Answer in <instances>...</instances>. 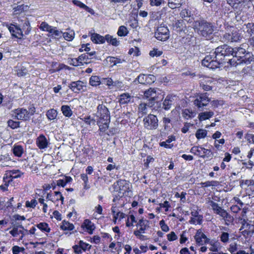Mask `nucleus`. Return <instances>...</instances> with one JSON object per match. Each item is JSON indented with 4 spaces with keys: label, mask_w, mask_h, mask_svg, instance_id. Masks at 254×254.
I'll return each instance as SVG.
<instances>
[{
    "label": "nucleus",
    "mask_w": 254,
    "mask_h": 254,
    "mask_svg": "<svg viewBox=\"0 0 254 254\" xmlns=\"http://www.w3.org/2000/svg\"><path fill=\"white\" fill-rule=\"evenodd\" d=\"M96 116L97 125L99 127V134L102 136L109 128L111 122L110 113L105 105L103 104H99L97 108Z\"/></svg>",
    "instance_id": "nucleus-1"
},
{
    "label": "nucleus",
    "mask_w": 254,
    "mask_h": 254,
    "mask_svg": "<svg viewBox=\"0 0 254 254\" xmlns=\"http://www.w3.org/2000/svg\"><path fill=\"white\" fill-rule=\"evenodd\" d=\"M194 27L200 35L207 39H210L212 37L215 26L213 23L201 18L194 21Z\"/></svg>",
    "instance_id": "nucleus-2"
},
{
    "label": "nucleus",
    "mask_w": 254,
    "mask_h": 254,
    "mask_svg": "<svg viewBox=\"0 0 254 254\" xmlns=\"http://www.w3.org/2000/svg\"><path fill=\"white\" fill-rule=\"evenodd\" d=\"M233 53V48L226 44L218 46L214 52V54L216 55V59L219 60L222 64L227 62V59L225 58L232 56Z\"/></svg>",
    "instance_id": "nucleus-3"
},
{
    "label": "nucleus",
    "mask_w": 254,
    "mask_h": 254,
    "mask_svg": "<svg viewBox=\"0 0 254 254\" xmlns=\"http://www.w3.org/2000/svg\"><path fill=\"white\" fill-rule=\"evenodd\" d=\"M246 52V49L241 47L233 48V53L232 56L237 59L235 62L236 64L250 63L253 61V58L251 56L247 57L250 53Z\"/></svg>",
    "instance_id": "nucleus-4"
},
{
    "label": "nucleus",
    "mask_w": 254,
    "mask_h": 254,
    "mask_svg": "<svg viewBox=\"0 0 254 254\" xmlns=\"http://www.w3.org/2000/svg\"><path fill=\"white\" fill-rule=\"evenodd\" d=\"M193 103L199 111H202L210 102V98L207 92L197 93Z\"/></svg>",
    "instance_id": "nucleus-5"
},
{
    "label": "nucleus",
    "mask_w": 254,
    "mask_h": 254,
    "mask_svg": "<svg viewBox=\"0 0 254 254\" xmlns=\"http://www.w3.org/2000/svg\"><path fill=\"white\" fill-rule=\"evenodd\" d=\"M223 40L226 42H236L242 39V36L239 33V30L237 28L232 26L227 30L222 37Z\"/></svg>",
    "instance_id": "nucleus-6"
},
{
    "label": "nucleus",
    "mask_w": 254,
    "mask_h": 254,
    "mask_svg": "<svg viewBox=\"0 0 254 254\" xmlns=\"http://www.w3.org/2000/svg\"><path fill=\"white\" fill-rule=\"evenodd\" d=\"M96 228L95 225L94 223L88 219H85L81 223L80 226L77 228V230L70 232V234L75 233L77 232L80 234L87 233L89 235H92Z\"/></svg>",
    "instance_id": "nucleus-7"
},
{
    "label": "nucleus",
    "mask_w": 254,
    "mask_h": 254,
    "mask_svg": "<svg viewBox=\"0 0 254 254\" xmlns=\"http://www.w3.org/2000/svg\"><path fill=\"white\" fill-rule=\"evenodd\" d=\"M137 229L134 230L133 234L137 238H141L143 237L142 234H144L145 231L150 227V221L143 218L139 219L135 224Z\"/></svg>",
    "instance_id": "nucleus-8"
},
{
    "label": "nucleus",
    "mask_w": 254,
    "mask_h": 254,
    "mask_svg": "<svg viewBox=\"0 0 254 254\" xmlns=\"http://www.w3.org/2000/svg\"><path fill=\"white\" fill-rule=\"evenodd\" d=\"M201 64L210 69H215L219 67L222 64L219 60L216 59V55L213 54V55H208L206 56L202 60Z\"/></svg>",
    "instance_id": "nucleus-9"
},
{
    "label": "nucleus",
    "mask_w": 254,
    "mask_h": 254,
    "mask_svg": "<svg viewBox=\"0 0 254 254\" xmlns=\"http://www.w3.org/2000/svg\"><path fill=\"white\" fill-rule=\"evenodd\" d=\"M144 127L147 130H154L158 127V120L156 116L150 114L143 120Z\"/></svg>",
    "instance_id": "nucleus-10"
},
{
    "label": "nucleus",
    "mask_w": 254,
    "mask_h": 254,
    "mask_svg": "<svg viewBox=\"0 0 254 254\" xmlns=\"http://www.w3.org/2000/svg\"><path fill=\"white\" fill-rule=\"evenodd\" d=\"M115 189L122 195H128L127 193L131 192L129 182L126 180L120 179L114 183Z\"/></svg>",
    "instance_id": "nucleus-11"
},
{
    "label": "nucleus",
    "mask_w": 254,
    "mask_h": 254,
    "mask_svg": "<svg viewBox=\"0 0 254 254\" xmlns=\"http://www.w3.org/2000/svg\"><path fill=\"white\" fill-rule=\"evenodd\" d=\"M155 37L159 41H166L170 37V31L167 26L160 24L154 33Z\"/></svg>",
    "instance_id": "nucleus-12"
},
{
    "label": "nucleus",
    "mask_w": 254,
    "mask_h": 254,
    "mask_svg": "<svg viewBox=\"0 0 254 254\" xmlns=\"http://www.w3.org/2000/svg\"><path fill=\"white\" fill-rule=\"evenodd\" d=\"M16 174V170H13L12 171H7L4 175L3 178V184L0 186V189L3 191L7 190L8 186L10 184L12 185V180L16 178V176L13 175Z\"/></svg>",
    "instance_id": "nucleus-13"
},
{
    "label": "nucleus",
    "mask_w": 254,
    "mask_h": 254,
    "mask_svg": "<svg viewBox=\"0 0 254 254\" xmlns=\"http://www.w3.org/2000/svg\"><path fill=\"white\" fill-rule=\"evenodd\" d=\"M91 247L89 244L80 240L72 247V249L75 254H82L84 252L90 251Z\"/></svg>",
    "instance_id": "nucleus-14"
},
{
    "label": "nucleus",
    "mask_w": 254,
    "mask_h": 254,
    "mask_svg": "<svg viewBox=\"0 0 254 254\" xmlns=\"http://www.w3.org/2000/svg\"><path fill=\"white\" fill-rule=\"evenodd\" d=\"M209 238H208L202 232V230L201 229L197 230L194 236V239L196 245L198 246L207 244V243L209 241Z\"/></svg>",
    "instance_id": "nucleus-15"
},
{
    "label": "nucleus",
    "mask_w": 254,
    "mask_h": 254,
    "mask_svg": "<svg viewBox=\"0 0 254 254\" xmlns=\"http://www.w3.org/2000/svg\"><path fill=\"white\" fill-rule=\"evenodd\" d=\"M31 29L30 24L28 20H25L22 26L17 25V39H21L24 35H28Z\"/></svg>",
    "instance_id": "nucleus-16"
},
{
    "label": "nucleus",
    "mask_w": 254,
    "mask_h": 254,
    "mask_svg": "<svg viewBox=\"0 0 254 254\" xmlns=\"http://www.w3.org/2000/svg\"><path fill=\"white\" fill-rule=\"evenodd\" d=\"M144 96L149 100V104L151 106L154 105L155 102H158L159 94L157 92L156 89L150 88L144 92Z\"/></svg>",
    "instance_id": "nucleus-17"
},
{
    "label": "nucleus",
    "mask_w": 254,
    "mask_h": 254,
    "mask_svg": "<svg viewBox=\"0 0 254 254\" xmlns=\"http://www.w3.org/2000/svg\"><path fill=\"white\" fill-rule=\"evenodd\" d=\"M46 199L50 200L54 203L61 201V204H64V197L62 193L59 191H55L54 192L51 191L47 194Z\"/></svg>",
    "instance_id": "nucleus-18"
},
{
    "label": "nucleus",
    "mask_w": 254,
    "mask_h": 254,
    "mask_svg": "<svg viewBox=\"0 0 254 254\" xmlns=\"http://www.w3.org/2000/svg\"><path fill=\"white\" fill-rule=\"evenodd\" d=\"M213 82L214 79L213 78L206 76L203 78L202 81L200 83V86L203 90L208 91L212 90V83Z\"/></svg>",
    "instance_id": "nucleus-19"
},
{
    "label": "nucleus",
    "mask_w": 254,
    "mask_h": 254,
    "mask_svg": "<svg viewBox=\"0 0 254 254\" xmlns=\"http://www.w3.org/2000/svg\"><path fill=\"white\" fill-rule=\"evenodd\" d=\"M192 217L189 220V223L193 225H201L203 222V216L199 214L197 211H192L191 212Z\"/></svg>",
    "instance_id": "nucleus-20"
},
{
    "label": "nucleus",
    "mask_w": 254,
    "mask_h": 254,
    "mask_svg": "<svg viewBox=\"0 0 254 254\" xmlns=\"http://www.w3.org/2000/svg\"><path fill=\"white\" fill-rule=\"evenodd\" d=\"M181 17L188 22L191 23L194 19L193 15L188 8H183L180 13Z\"/></svg>",
    "instance_id": "nucleus-21"
},
{
    "label": "nucleus",
    "mask_w": 254,
    "mask_h": 254,
    "mask_svg": "<svg viewBox=\"0 0 254 254\" xmlns=\"http://www.w3.org/2000/svg\"><path fill=\"white\" fill-rule=\"evenodd\" d=\"M48 143L47 138L43 134H40L36 140V145L40 149L46 148L48 147Z\"/></svg>",
    "instance_id": "nucleus-22"
},
{
    "label": "nucleus",
    "mask_w": 254,
    "mask_h": 254,
    "mask_svg": "<svg viewBox=\"0 0 254 254\" xmlns=\"http://www.w3.org/2000/svg\"><path fill=\"white\" fill-rule=\"evenodd\" d=\"M240 10H238L237 15L241 14L242 12H246L250 8L254 7L252 0H241Z\"/></svg>",
    "instance_id": "nucleus-23"
},
{
    "label": "nucleus",
    "mask_w": 254,
    "mask_h": 254,
    "mask_svg": "<svg viewBox=\"0 0 254 254\" xmlns=\"http://www.w3.org/2000/svg\"><path fill=\"white\" fill-rule=\"evenodd\" d=\"M209 203V205L211 206L212 210L215 214L221 216L226 213V210L220 206L216 202L212 200H210Z\"/></svg>",
    "instance_id": "nucleus-24"
},
{
    "label": "nucleus",
    "mask_w": 254,
    "mask_h": 254,
    "mask_svg": "<svg viewBox=\"0 0 254 254\" xmlns=\"http://www.w3.org/2000/svg\"><path fill=\"white\" fill-rule=\"evenodd\" d=\"M30 119L28 111L26 109L23 108L17 109V120L29 121Z\"/></svg>",
    "instance_id": "nucleus-25"
},
{
    "label": "nucleus",
    "mask_w": 254,
    "mask_h": 254,
    "mask_svg": "<svg viewBox=\"0 0 254 254\" xmlns=\"http://www.w3.org/2000/svg\"><path fill=\"white\" fill-rule=\"evenodd\" d=\"M182 115L185 120H189L196 116V112L192 110L191 108H187L182 110Z\"/></svg>",
    "instance_id": "nucleus-26"
},
{
    "label": "nucleus",
    "mask_w": 254,
    "mask_h": 254,
    "mask_svg": "<svg viewBox=\"0 0 254 254\" xmlns=\"http://www.w3.org/2000/svg\"><path fill=\"white\" fill-rule=\"evenodd\" d=\"M176 96L172 94H169L166 96L163 103V108L164 109L168 110L171 108L174 100V98Z\"/></svg>",
    "instance_id": "nucleus-27"
},
{
    "label": "nucleus",
    "mask_w": 254,
    "mask_h": 254,
    "mask_svg": "<svg viewBox=\"0 0 254 254\" xmlns=\"http://www.w3.org/2000/svg\"><path fill=\"white\" fill-rule=\"evenodd\" d=\"M117 207L116 206H112L111 208V211L113 216V222L114 224L117 223V221L118 219L121 220V219L125 218L126 214L122 212L116 211Z\"/></svg>",
    "instance_id": "nucleus-28"
},
{
    "label": "nucleus",
    "mask_w": 254,
    "mask_h": 254,
    "mask_svg": "<svg viewBox=\"0 0 254 254\" xmlns=\"http://www.w3.org/2000/svg\"><path fill=\"white\" fill-rule=\"evenodd\" d=\"M68 87L74 93H79L83 88L82 81L80 80L71 82Z\"/></svg>",
    "instance_id": "nucleus-29"
},
{
    "label": "nucleus",
    "mask_w": 254,
    "mask_h": 254,
    "mask_svg": "<svg viewBox=\"0 0 254 254\" xmlns=\"http://www.w3.org/2000/svg\"><path fill=\"white\" fill-rule=\"evenodd\" d=\"M227 3L229 4L235 12V14H238V10H240L241 0H226Z\"/></svg>",
    "instance_id": "nucleus-30"
},
{
    "label": "nucleus",
    "mask_w": 254,
    "mask_h": 254,
    "mask_svg": "<svg viewBox=\"0 0 254 254\" xmlns=\"http://www.w3.org/2000/svg\"><path fill=\"white\" fill-rule=\"evenodd\" d=\"M105 36L104 37L98 33H92L91 35V40L96 44H102L105 43Z\"/></svg>",
    "instance_id": "nucleus-31"
},
{
    "label": "nucleus",
    "mask_w": 254,
    "mask_h": 254,
    "mask_svg": "<svg viewBox=\"0 0 254 254\" xmlns=\"http://www.w3.org/2000/svg\"><path fill=\"white\" fill-rule=\"evenodd\" d=\"M207 244H209L210 247L209 250L212 252H218L219 250L221 249L220 243L217 240H212L209 239Z\"/></svg>",
    "instance_id": "nucleus-32"
},
{
    "label": "nucleus",
    "mask_w": 254,
    "mask_h": 254,
    "mask_svg": "<svg viewBox=\"0 0 254 254\" xmlns=\"http://www.w3.org/2000/svg\"><path fill=\"white\" fill-rule=\"evenodd\" d=\"M75 227L74 225L68 221L64 220L62 222L60 226V229L64 231H73Z\"/></svg>",
    "instance_id": "nucleus-33"
},
{
    "label": "nucleus",
    "mask_w": 254,
    "mask_h": 254,
    "mask_svg": "<svg viewBox=\"0 0 254 254\" xmlns=\"http://www.w3.org/2000/svg\"><path fill=\"white\" fill-rule=\"evenodd\" d=\"M80 66L92 63V58L89 57L86 53H84L78 56Z\"/></svg>",
    "instance_id": "nucleus-34"
},
{
    "label": "nucleus",
    "mask_w": 254,
    "mask_h": 254,
    "mask_svg": "<svg viewBox=\"0 0 254 254\" xmlns=\"http://www.w3.org/2000/svg\"><path fill=\"white\" fill-rule=\"evenodd\" d=\"M131 100V96L128 93H124L120 95L119 102L121 105L128 103Z\"/></svg>",
    "instance_id": "nucleus-35"
},
{
    "label": "nucleus",
    "mask_w": 254,
    "mask_h": 254,
    "mask_svg": "<svg viewBox=\"0 0 254 254\" xmlns=\"http://www.w3.org/2000/svg\"><path fill=\"white\" fill-rule=\"evenodd\" d=\"M185 1V0H168V6L171 9L179 8Z\"/></svg>",
    "instance_id": "nucleus-36"
},
{
    "label": "nucleus",
    "mask_w": 254,
    "mask_h": 254,
    "mask_svg": "<svg viewBox=\"0 0 254 254\" xmlns=\"http://www.w3.org/2000/svg\"><path fill=\"white\" fill-rule=\"evenodd\" d=\"M176 137L174 135H172L168 137V139L165 141H162L160 142L159 145L161 147H164L165 148H171L173 146V144H169L173 141H175Z\"/></svg>",
    "instance_id": "nucleus-37"
},
{
    "label": "nucleus",
    "mask_w": 254,
    "mask_h": 254,
    "mask_svg": "<svg viewBox=\"0 0 254 254\" xmlns=\"http://www.w3.org/2000/svg\"><path fill=\"white\" fill-rule=\"evenodd\" d=\"M190 152L193 154L195 156H197L200 158L203 157V147L200 146H194L192 147L190 150Z\"/></svg>",
    "instance_id": "nucleus-38"
},
{
    "label": "nucleus",
    "mask_w": 254,
    "mask_h": 254,
    "mask_svg": "<svg viewBox=\"0 0 254 254\" xmlns=\"http://www.w3.org/2000/svg\"><path fill=\"white\" fill-rule=\"evenodd\" d=\"M214 115L213 111L201 112L198 114V119L200 121H203L209 120Z\"/></svg>",
    "instance_id": "nucleus-39"
},
{
    "label": "nucleus",
    "mask_w": 254,
    "mask_h": 254,
    "mask_svg": "<svg viewBox=\"0 0 254 254\" xmlns=\"http://www.w3.org/2000/svg\"><path fill=\"white\" fill-rule=\"evenodd\" d=\"M89 84L93 87L99 86L101 83L100 76L97 75H92L89 78Z\"/></svg>",
    "instance_id": "nucleus-40"
},
{
    "label": "nucleus",
    "mask_w": 254,
    "mask_h": 254,
    "mask_svg": "<svg viewBox=\"0 0 254 254\" xmlns=\"http://www.w3.org/2000/svg\"><path fill=\"white\" fill-rule=\"evenodd\" d=\"M107 42L112 46L117 47L119 45V42L118 41L116 38H114L110 34H107L105 35V42Z\"/></svg>",
    "instance_id": "nucleus-41"
},
{
    "label": "nucleus",
    "mask_w": 254,
    "mask_h": 254,
    "mask_svg": "<svg viewBox=\"0 0 254 254\" xmlns=\"http://www.w3.org/2000/svg\"><path fill=\"white\" fill-rule=\"evenodd\" d=\"M46 117L49 121L55 120L58 115V112L55 109H50L46 112Z\"/></svg>",
    "instance_id": "nucleus-42"
},
{
    "label": "nucleus",
    "mask_w": 254,
    "mask_h": 254,
    "mask_svg": "<svg viewBox=\"0 0 254 254\" xmlns=\"http://www.w3.org/2000/svg\"><path fill=\"white\" fill-rule=\"evenodd\" d=\"M36 226L43 232L49 233L51 231V228L46 222H40Z\"/></svg>",
    "instance_id": "nucleus-43"
},
{
    "label": "nucleus",
    "mask_w": 254,
    "mask_h": 254,
    "mask_svg": "<svg viewBox=\"0 0 254 254\" xmlns=\"http://www.w3.org/2000/svg\"><path fill=\"white\" fill-rule=\"evenodd\" d=\"M61 111L65 117L70 118L72 115V111L68 105H63L61 107Z\"/></svg>",
    "instance_id": "nucleus-44"
},
{
    "label": "nucleus",
    "mask_w": 254,
    "mask_h": 254,
    "mask_svg": "<svg viewBox=\"0 0 254 254\" xmlns=\"http://www.w3.org/2000/svg\"><path fill=\"white\" fill-rule=\"evenodd\" d=\"M106 60L111 67L122 63L121 59L111 56L108 57Z\"/></svg>",
    "instance_id": "nucleus-45"
},
{
    "label": "nucleus",
    "mask_w": 254,
    "mask_h": 254,
    "mask_svg": "<svg viewBox=\"0 0 254 254\" xmlns=\"http://www.w3.org/2000/svg\"><path fill=\"white\" fill-rule=\"evenodd\" d=\"M207 131L204 129L198 128L195 132V137L198 139L204 138L206 137Z\"/></svg>",
    "instance_id": "nucleus-46"
},
{
    "label": "nucleus",
    "mask_w": 254,
    "mask_h": 254,
    "mask_svg": "<svg viewBox=\"0 0 254 254\" xmlns=\"http://www.w3.org/2000/svg\"><path fill=\"white\" fill-rule=\"evenodd\" d=\"M225 140L221 138L219 140H214V147L216 151H221L223 148L222 146L224 144Z\"/></svg>",
    "instance_id": "nucleus-47"
},
{
    "label": "nucleus",
    "mask_w": 254,
    "mask_h": 254,
    "mask_svg": "<svg viewBox=\"0 0 254 254\" xmlns=\"http://www.w3.org/2000/svg\"><path fill=\"white\" fill-rule=\"evenodd\" d=\"M201 187L203 188H206L209 187H217L219 185L217 181H208L205 182H201L200 183Z\"/></svg>",
    "instance_id": "nucleus-48"
},
{
    "label": "nucleus",
    "mask_w": 254,
    "mask_h": 254,
    "mask_svg": "<svg viewBox=\"0 0 254 254\" xmlns=\"http://www.w3.org/2000/svg\"><path fill=\"white\" fill-rule=\"evenodd\" d=\"M49 33L51 34V36L54 37L56 38H59L61 37L62 34V31L58 30L56 27L53 26L51 28Z\"/></svg>",
    "instance_id": "nucleus-49"
},
{
    "label": "nucleus",
    "mask_w": 254,
    "mask_h": 254,
    "mask_svg": "<svg viewBox=\"0 0 254 254\" xmlns=\"http://www.w3.org/2000/svg\"><path fill=\"white\" fill-rule=\"evenodd\" d=\"M80 178L83 182V189L87 190L90 188V185L88 184V177L87 174L82 173L80 174Z\"/></svg>",
    "instance_id": "nucleus-50"
},
{
    "label": "nucleus",
    "mask_w": 254,
    "mask_h": 254,
    "mask_svg": "<svg viewBox=\"0 0 254 254\" xmlns=\"http://www.w3.org/2000/svg\"><path fill=\"white\" fill-rule=\"evenodd\" d=\"M137 222V221L136 220L135 217L133 214L130 215L126 221V226L127 227H130L134 226L133 224Z\"/></svg>",
    "instance_id": "nucleus-51"
},
{
    "label": "nucleus",
    "mask_w": 254,
    "mask_h": 254,
    "mask_svg": "<svg viewBox=\"0 0 254 254\" xmlns=\"http://www.w3.org/2000/svg\"><path fill=\"white\" fill-rule=\"evenodd\" d=\"M147 105L146 103H140L138 108V112L139 114H140L142 116L147 114Z\"/></svg>",
    "instance_id": "nucleus-52"
},
{
    "label": "nucleus",
    "mask_w": 254,
    "mask_h": 254,
    "mask_svg": "<svg viewBox=\"0 0 254 254\" xmlns=\"http://www.w3.org/2000/svg\"><path fill=\"white\" fill-rule=\"evenodd\" d=\"M67 63L73 66H80L79 58H72L68 57L67 59Z\"/></svg>",
    "instance_id": "nucleus-53"
},
{
    "label": "nucleus",
    "mask_w": 254,
    "mask_h": 254,
    "mask_svg": "<svg viewBox=\"0 0 254 254\" xmlns=\"http://www.w3.org/2000/svg\"><path fill=\"white\" fill-rule=\"evenodd\" d=\"M128 33V31L127 28L125 26H121L119 27L117 34L120 37H125L127 36Z\"/></svg>",
    "instance_id": "nucleus-54"
},
{
    "label": "nucleus",
    "mask_w": 254,
    "mask_h": 254,
    "mask_svg": "<svg viewBox=\"0 0 254 254\" xmlns=\"http://www.w3.org/2000/svg\"><path fill=\"white\" fill-rule=\"evenodd\" d=\"M6 26L8 29L9 32L11 34V36L13 37L16 38V32L15 31V30L16 29V25L12 23H7L6 24Z\"/></svg>",
    "instance_id": "nucleus-55"
},
{
    "label": "nucleus",
    "mask_w": 254,
    "mask_h": 254,
    "mask_svg": "<svg viewBox=\"0 0 254 254\" xmlns=\"http://www.w3.org/2000/svg\"><path fill=\"white\" fill-rule=\"evenodd\" d=\"M52 27V26L49 25L46 22L44 21L41 23L39 26V28L43 31H46L49 32Z\"/></svg>",
    "instance_id": "nucleus-56"
},
{
    "label": "nucleus",
    "mask_w": 254,
    "mask_h": 254,
    "mask_svg": "<svg viewBox=\"0 0 254 254\" xmlns=\"http://www.w3.org/2000/svg\"><path fill=\"white\" fill-rule=\"evenodd\" d=\"M163 124L164 130H167L170 128L171 126L169 125L171 124V119L169 118L164 117L162 119Z\"/></svg>",
    "instance_id": "nucleus-57"
},
{
    "label": "nucleus",
    "mask_w": 254,
    "mask_h": 254,
    "mask_svg": "<svg viewBox=\"0 0 254 254\" xmlns=\"http://www.w3.org/2000/svg\"><path fill=\"white\" fill-rule=\"evenodd\" d=\"M229 234L227 232H222L220 235V241L223 243H226L229 240Z\"/></svg>",
    "instance_id": "nucleus-58"
},
{
    "label": "nucleus",
    "mask_w": 254,
    "mask_h": 254,
    "mask_svg": "<svg viewBox=\"0 0 254 254\" xmlns=\"http://www.w3.org/2000/svg\"><path fill=\"white\" fill-rule=\"evenodd\" d=\"M18 165L17 167L20 169H24L28 166V161L26 159H18Z\"/></svg>",
    "instance_id": "nucleus-59"
},
{
    "label": "nucleus",
    "mask_w": 254,
    "mask_h": 254,
    "mask_svg": "<svg viewBox=\"0 0 254 254\" xmlns=\"http://www.w3.org/2000/svg\"><path fill=\"white\" fill-rule=\"evenodd\" d=\"M63 36L64 38L68 41H71L74 36V33L73 31H71L70 32H64L63 34Z\"/></svg>",
    "instance_id": "nucleus-60"
},
{
    "label": "nucleus",
    "mask_w": 254,
    "mask_h": 254,
    "mask_svg": "<svg viewBox=\"0 0 254 254\" xmlns=\"http://www.w3.org/2000/svg\"><path fill=\"white\" fill-rule=\"evenodd\" d=\"M82 120L88 126H90L91 124H94L95 123V120L92 119L90 115L84 117V118L82 119Z\"/></svg>",
    "instance_id": "nucleus-61"
},
{
    "label": "nucleus",
    "mask_w": 254,
    "mask_h": 254,
    "mask_svg": "<svg viewBox=\"0 0 254 254\" xmlns=\"http://www.w3.org/2000/svg\"><path fill=\"white\" fill-rule=\"evenodd\" d=\"M159 225L162 231L167 232L169 231V227L166 224L164 220L162 219L159 222Z\"/></svg>",
    "instance_id": "nucleus-62"
},
{
    "label": "nucleus",
    "mask_w": 254,
    "mask_h": 254,
    "mask_svg": "<svg viewBox=\"0 0 254 254\" xmlns=\"http://www.w3.org/2000/svg\"><path fill=\"white\" fill-rule=\"evenodd\" d=\"M254 70L253 66L252 65L248 66L243 68L242 70V73L243 74H251Z\"/></svg>",
    "instance_id": "nucleus-63"
},
{
    "label": "nucleus",
    "mask_w": 254,
    "mask_h": 254,
    "mask_svg": "<svg viewBox=\"0 0 254 254\" xmlns=\"http://www.w3.org/2000/svg\"><path fill=\"white\" fill-rule=\"evenodd\" d=\"M29 6L28 5H25L24 4H22L20 5H17V11L21 13L24 11H27L29 9Z\"/></svg>",
    "instance_id": "nucleus-64"
}]
</instances>
